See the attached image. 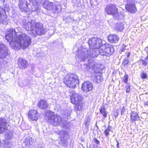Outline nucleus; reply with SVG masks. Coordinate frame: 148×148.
<instances>
[{"label":"nucleus","mask_w":148,"mask_h":148,"mask_svg":"<svg viewBox=\"0 0 148 148\" xmlns=\"http://www.w3.org/2000/svg\"><path fill=\"white\" fill-rule=\"evenodd\" d=\"M5 38L11 47L15 50H18L21 48L25 49L31 43V40L28 36L25 34H20L16 30L12 28L6 31Z\"/></svg>","instance_id":"nucleus-1"},{"label":"nucleus","mask_w":148,"mask_h":148,"mask_svg":"<svg viewBox=\"0 0 148 148\" xmlns=\"http://www.w3.org/2000/svg\"><path fill=\"white\" fill-rule=\"evenodd\" d=\"M89 47L92 54L98 53L103 56L111 55L114 51L113 46L108 43L102 44V40L95 38L89 39L88 41Z\"/></svg>","instance_id":"nucleus-2"},{"label":"nucleus","mask_w":148,"mask_h":148,"mask_svg":"<svg viewBox=\"0 0 148 148\" xmlns=\"http://www.w3.org/2000/svg\"><path fill=\"white\" fill-rule=\"evenodd\" d=\"M18 6L22 12H26L28 10L35 11L38 9L36 0H19Z\"/></svg>","instance_id":"nucleus-3"},{"label":"nucleus","mask_w":148,"mask_h":148,"mask_svg":"<svg viewBox=\"0 0 148 148\" xmlns=\"http://www.w3.org/2000/svg\"><path fill=\"white\" fill-rule=\"evenodd\" d=\"M78 81V76L74 73L67 74L63 79V82L65 85L67 87L72 88L76 87Z\"/></svg>","instance_id":"nucleus-4"},{"label":"nucleus","mask_w":148,"mask_h":148,"mask_svg":"<svg viewBox=\"0 0 148 148\" xmlns=\"http://www.w3.org/2000/svg\"><path fill=\"white\" fill-rule=\"evenodd\" d=\"M71 102L74 104V109L76 111L82 109L84 106L83 97L77 93L72 94L70 96Z\"/></svg>","instance_id":"nucleus-5"},{"label":"nucleus","mask_w":148,"mask_h":148,"mask_svg":"<svg viewBox=\"0 0 148 148\" xmlns=\"http://www.w3.org/2000/svg\"><path fill=\"white\" fill-rule=\"evenodd\" d=\"M62 8L59 2L53 3L47 1V11H51L54 13H58L61 12Z\"/></svg>","instance_id":"nucleus-6"},{"label":"nucleus","mask_w":148,"mask_h":148,"mask_svg":"<svg viewBox=\"0 0 148 148\" xmlns=\"http://www.w3.org/2000/svg\"><path fill=\"white\" fill-rule=\"evenodd\" d=\"M49 120L55 125H58L60 123L62 119L59 116L55 115L53 113H51L48 116Z\"/></svg>","instance_id":"nucleus-7"},{"label":"nucleus","mask_w":148,"mask_h":148,"mask_svg":"<svg viewBox=\"0 0 148 148\" xmlns=\"http://www.w3.org/2000/svg\"><path fill=\"white\" fill-rule=\"evenodd\" d=\"M8 55L7 47L4 44L0 43V59H4Z\"/></svg>","instance_id":"nucleus-8"},{"label":"nucleus","mask_w":148,"mask_h":148,"mask_svg":"<svg viewBox=\"0 0 148 148\" xmlns=\"http://www.w3.org/2000/svg\"><path fill=\"white\" fill-rule=\"evenodd\" d=\"M93 88L92 84L88 81H85L82 84L81 90L83 92H88L91 91Z\"/></svg>","instance_id":"nucleus-9"},{"label":"nucleus","mask_w":148,"mask_h":148,"mask_svg":"<svg viewBox=\"0 0 148 148\" xmlns=\"http://www.w3.org/2000/svg\"><path fill=\"white\" fill-rule=\"evenodd\" d=\"M105 11L108 14L112 15L118 11V9L115 4H110L106 6Z\"/></svg>","instance_id":"nucleus-10"},{"label":"nucleus","mask_w":148,"mask_h":148,"mask_svg":"<svg viewBox=\"0 0 148 148\" xmlns=\"http://www.w3.org/2000/svg\"><path fill=\"white\" fill-rule=\"evenodd\" d=\"M24 25L28 28H43V25L42 23H37L35 20L32 21L23 23Z\"/></svg>","instance_id":"nucleus-11"},{"label":"nucleus","mask_w":148,"mask_h":148,"mask_svg":"<svg viewBox=\"0 0 148 148\" xmlns=\"http://www.w3.org/2000/svg\"><path fill=\"white\" fill-rule=\"evenodd\" d=\"M28 116L29 119L32 121H36L38 119V114L37 111L35 110H29Z\"/></svg>","instance_id":"nucleus-12"},{"label":"nucleus","mask_w":148,"mask_h":148,"mask_svg":"<svg viewBox=\"0 0 148 148\" xmlns=\"http://www.w3.org/2000/svg\"><path fill=\"white\" fill-rule=\"evenodd\" d=\"M6 124V120L5 118H0V134L2 133L7 130Z\"/></svg>","instance_id":"nucleus-13"},{"label":"nucleus","mask_w":148,"mask_h":148,"mask_svg":"<svg viewBox=\"0 0 148 148\" xmlns=\"http://www.w3.org/2000/svg\"><path fill=\"white\" fill-rule=\"evenodd\" d=\"M18 65L20 69H25L28 66V63L26 60L20 58L18 60Z\"/></svg>","instance_id":"nucleus-14"},{"label":"nucleus","mask_w":148,"mask_h":148,"mask_svg":"<svg viewBox=\"0 0 148 148\" xmlns=\"http://www.w3.org/2000/svg\"><path fill=\"white\" fill-rule=\"evenodd\" d=\"M108 40L110 43L114 44L118 42L119 40V38L116 35L111 34L108 36Z\"/></svg>","instance_id":"nucleus-15"},{"label":"nucleus","mask_w":148,"mask_h":148,"mask_svg":"<svg viewBox=\"0 0 148 148\" xmlns=\"http://www.w3.org/2000/svg\"><path fill=\"white\" fill-rule=\"evenodd\" d=\"M126 10L131 13H134L137 10L135 5L133 3L127 4L125 6Z\"/></svg>","instance_id":"nucleus-16"},{"label":"nucleus","mask_w":148,"mask_h":148,"mask_svg":"<svg viewBox=\"0 0 148 148\" xmlns=\"http://www.w3.org/2000/svg\"><path fill=\"white\" fill-rule=\"evenodd\" d=\"M140 118L138 113L135 111H132L130 113V121L133 122L140 120Z\"/></svg>","instance_id":"nucleus-17"},{"label":"nucleus","mask_w":148,"mask_h":148,"mask_svg":"<svg viewBox=\"0 0 148 148\" xmlns=\"http://www.w3.org/2000/svg\"><path fill=\"white\" fill-rule=\"evenodd\" d=\"M32 140V138L31 137H27L24 140L22 145L27 147H30L33 143Z\"/></svg>","instance_id":"nucleus-18"},{"label":"nucleus","mask_w":148,"mask_h":148,"mask_svg":"<svg viewBox=\"0 0 148 148\" xmlns=\"http://www.w3.org/2000/svg\"><path fill=\"white\" fill-rule=\"evenodd\" d=\"M3 11V9L0 8V21L2 23L6 21L7 18L6 15L2 14V12Z\"/></svg>","instance_id":"nucleus-19"},{"label":"nucleus","mask_w":148,"mask_h":148,"mask_svg":"<svg viewBox=\"0 0 148 148\" xmlns=\"http://www.w3.org/2000/svg\"><path fill=\"white\" fill-rule=\"evenodd\" d=\"M100 114L103 116V119L106 118L107 116V113L105 107H101L99 110Z\"/></svg>","instance_id":"nucleus-20"},{"label":"nucleus","mask_w":148,"mask_h":148,"mask_svg":"<svg viewBox=\"0 0 148 148\" xmlns=\"http://www.w3.org/2000/svg\"><path fill=\"white\" fill-rule=\"evenodd\" d=\"M38 106L41 109L45 110L46 108V101L44 100H41L38 103Z\"/></svg>","instance_id":"nucleus-21"},{"label":"nucleus","mask_w":148,"mask_h":148,"mask_svg":"<svg viewBox=\"0 0 148 148\" xmlns=\"http://www.w3.org/2000/svg\"><path fill=\"white\" fill-rule=\"evenodd\" d=\"M28 29V33L33 36L35 37L36 36V28H30V30Z\"/></svg>","instance_id":"nucleus-22"},{"label":"nucleus","mask_w":148,"mask_h":148,"mask_svg":"<svg viewBox=\"0 0 148 148\" xmlns=\"http://www.w3.org/2000/svg\"><path fill=\"white\" fill-rule=\"evenodd\" d=\"M113 18L115 20H119L121 18V16H122L121 13L116 12L114 14L112 15Z\"/></svg>","instance_id":"nucleus-23"},{"label":"nucleus","mask_w":148,"mask_h":148,"mask_svg":"<svg viewBox=\"0 0 148 148\" xmlns=\"http://www.w3.org/2000/svg\"><path fill=\"white\" fill-rule=\"evenodd\" d=\"M112 127L110 125H108L107 128L104 131V133L106 137L110 135V132L111 131L110 129Z\"/></svg>","instance_id":"nucleus-24"},{"label":"nucleus","mask_w":148,"mask_h":148,"mask_svg":"<svg viewBox=\"0 0 148 148\" xmlns=\"http://www.w3.org/2000/svg\"><path fill=\"white\" fill-rule=\"evenodd\" d=\"M64 20L66 22L69 23L71 22H73L74 21L73 19L69 16H66L63 18Z\"/></svg>","instance_id":"nucleus-25"},{"label":"nucleus","mask_w":148,"mask_h":148,"mask_svg":"<svg viewBox=\"0 0 148 148\" xmlns=\"http://www.w3.org/2000/svg\"><path fill=\"white\" fill-rule=\"evenodd\" d=\"M138 62H141V65L143 67H145L147 66L148 64V62L145 60H143V59H140L138 60Z\"/></svg>","instance_id":"nucleus-26"},{"label":"nucleus","mask_w":148,"mask_h":148,"mask_svg":"<svg viewBox=\"0 0 148 148\" xmlns=\"http://www.w3.org/2000/svg\"><path fill=\"white\" fill-rule=\"evenodd\" d=\"M94 79L97 83H100L102 81L101 77L100 75L96 76Z\"/></svg>","instance_id":"nucleus-27"},{"label":"nucleus","mask_w":148,"mask_h":148,"mask_svg":"<svg viewBox=\"0 0 148 148\" xmlns=\"http://www.w3.org/2000/svg\"><path fill=\"white\" fill-rule=\"evenodd\" d=\"M36 35H41L44 34L43 32V29L42 28H36Z\"/></svg>","instance_id":"nucleus-28"},{"label":"nucleus","mask_w":148,"mask_h":148,"mask_svg":"<svg viewBox=\"0 0 148 148\" xmlns=\"http://www.w3.org/2000/svg\"><path fill=\"white\" fill-rule=\"evenodd\" d=\"M140 77L142 79H147L148 77V76L147 73L144 72H143L140 74Z\"/></svg>","instance_id":"nucleus-29"},{"label":"nucleus","mask_w":148,"mask_h":148,"mask_svg":"<svg viewBox=\"0 0 148 148\" xmlns=\"http://www.w3.org/2000/svg\"><path fill=\"white\" fill-rule=\"evenodd\" d=\"M123 82L127 84L128 81V76L127 74H125L123 79Z\"/></svg>","instance_id":"nucleus-30"},{"label":"nucleus","mask_w":148,"mask_h":148,"mask_svg":"<svg viewBox=\"0 0 148 148\" xmlns=\"http://www.w3.org/2000/svg\"><path fill=\"white\" fill-rule=\"evenodd\" d=\"M126 92L127 93H129L130 92L131 90L130 86V84H128L125 87Z\"/></svg>","instance_id":"nucleus-31"},{"label":"nucleus","mask_w":148,"mask_h":148,"mask_svg":"<svg viewBox=\"0 0 148 148\" xmlns=\"http://www.w3.org/2000/svg\"><path fill=\"white\" fill-rule=\"evenodd\" d=\"M129 61L127 59L124 60L122 63V64L124 66H125L126 65L128 64Z\"/></svg>","instance_id":"nucleus-32"},{"label":"nucleus","mask_w":148,"mask_h":148,"mask_svg":"<svg viewBox=\"0 0 148 148\" xmlns=\"http://www.w3.org/2000/svg\"><path fill=\"white\" fill-rule=\"evenodd\" d=\"M117 25L118 28H123L124 27V24L122 22L117 23Z\"/></svg>","instance_id":"nucleus-33"},{"label":"nucleus","mask_w":148,"mask_h":148,"mask_svg":"<svg viewBox=\"0 0 148 148\" xmlns=\"http://www.w3.org/2000/svg\"><path fill=\"white\" fill-rule=\"evenodd\" d=\"M93 140L97 144H99L100 143V141L96 138H93Z\"/></svg>","instance_id":"nucleus-34"},{"label":"nucleus","mask_w":148,"mask_h":148,"mask_svg":"<svg viewBox=\"0 0 148 148\" xmlns=\"http://www.w3.org/2000/svg\"><path fill=\"white\" fill-rule=\"evenodd\" d=\"M125 108L123 107L122 108V110L121 111V115L123 114L125 112Z\"/></svg>","instance_id":"nucleus-35"},{"label":"nucleus","mask_w":148,"mask_h":148,"mask_svg":"<svg viewBox=\"0 0 148 148\" xmlns=\"http://www.w3.org/2000/svg\"><path fill=\"white\" fill-rule=\"evenodd\" d=\"M8 139H10L13 137V135L11 134H8Z\"/></svg>","instance_id":"nucleus-36"},{"label":"nucleus","mask_w":148,"mask_h":148,"mask_svg":"<svg viewBox=\"0 0 148 148\" xmlns=\"http://www.w3.org/2000/svg\"><path fill=\"white\" fill-rule=\"evenodd\" d=\"M116 143H117L116 147H117V148H119V143L118 140L116 141Z\"/></svg>","instance_id":"nucleus-37"},{"label":"nucleus","mask_w":148,"mask_h":148,"mask_svg":"<svg viewBox=\"0 0 148 148\" xmlns=\"http://www.w3.org/2000/svg\"><path fill=\"white\" fill-rule=\"evenodd\" d=\"M46 2L45 1L43 4V6L45 8V9H46V5L45 4Z\"/></svg>","instance_id":"nucleus-38"},{"label":"nucleus","mask_w":148,"mask_h":148,"mask_svg":"<svg viewBox=\"0 0 148 148\" xmlns=\"http://www.w3.org/2000/svg\"><path fill=\"white\" fill-rule=\"evenodd\" d=\"M144 105V106H148V101H147L146 102H145Z\"/></svg>","instance_id":"nucleus-39"},{"label":"nucleus","mask_w":148,"mask_h":148,"mask_svg":"<svg viewBox=\"0 0 148 148\" xmlns=\"http://www.w3.org/2000/svg\"><path fill=\"white\" fill-rule=\"evenodd\" d=\"M130 55V52H129L128 53L127 55V57H129Z\"/></svg>","instance_id":"nucleus-40"},{"label":"nucleus","mask_w":148,"mask_h":148,"mask_svg":"<svg viewBox=\"0 0 148 148\" xmlns=\"http://www.w3.org/2000/svg\"><path fill=\"white\" fill-rule=\"evenodd\" d=\"M145 60H148V56H147L145 58Z\"/></svg>","instance_id":"nucleus-41"},{"label":"nucleus","mask_w":148,"mask_h":148,"mask_svg":"<svg viewBox=\"0 0 148 148\" xmlns=\"http://www.w3.org/2000/svg\"><path fill=\"white\" fill-rule=\"evenodd\" d=\"M45 116H46V112H45Z\"/></svg>","instance_id":"nucleus-42"},{"label":"nucleus","mask_w":148,"mask_h":148,"mask_svg":"<svg viewBox=\"0 0 148 148\" xmlns=\"http://www.w3.org/2000/svg\"><path fill=\"white\" fill-rule=\"evenodd\" d=\"M118 114L117 113V115H116V116H115V117H117V115H118Z\"/></svg>","instance_id":"nucleus-43"},{"label":"nucleus","mask_w":148,"mask_h":148,"mask_svg":"<svg viewBox=\"0 0 148 148\" xmlns=\"http://www.w3.org/2000/svg\"><path fill=\"white\" fill-rule=\"evenodd\" d=\"M16 29L17 30V31H18V29H17V28H16Z\"/></svg>","instance_id":"nucleus-44"},{"label":"nucleus","mask_w":148,"mask_h":148,"mask_svg":"<svg viewBox=\"0 0 148 148\" xmlns=\"http://www.w3.org/2000/svg\"><path fill=\"white\" fill-rule=\"evenodd\" d=\"M147 56H148V52L147 53Z\"/></svg>","instance_id":"nucleus-45"}]
</instances>
